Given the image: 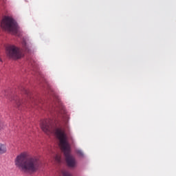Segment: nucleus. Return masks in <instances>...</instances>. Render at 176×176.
Returning a JSON list of instances; mask_svg holds the SVG:
<instances>
[{
	"label": "nucleus",
	"instance_id": "obj_1",
	"mask_svg": "<svg viewBox=\"0 0 176 176\" xmlns=\"http://www.w3.org/2000/svg\"><path fill=\"white\" fill-rule=\"evenodd\" d=\"M15 166L21 173L32 174L39 168L41 162L36 157H27V153H22L14 160Z\"/></svg>",
	"mask_w": 176,
	"mask_h": 176
},
{
	"label": "nucleus",
	"instance_id": "obj_2",
	"mask_svg": "<svg viewBox=\"0 0 176 176\" xmlns=\"http://www.w3.org/2000/svg\"><path fill=\"white\" fill-rule=\"evenodd\" d=\"M55 134L60 141L59 146H60V148L64 153L68 167H72V168L76 167L78 162L75 157L71 155V146L68 143V138L67 137V134H65V131L61 128H57Z\"/></svg>",
	"mask_w": 176,
	"mask_h": 176
},
{
	"label": "nucleus",
	"instance_id": "obj_3",
	"mask_svg": "<svg viewBox=\"0 0 176 176\" xmlns=\"http://www.w3.org/2000/svg\"><path fill=\"white\" fill-rule=\"evenodd\" d=\"M2 30L7 32H11L13 35L19 33V25L17 22L12 16H5L1 23Z\"/></svg>",
	"mask_w": 176,
	"mask_h": 176
},
{
	"label": "nucleus",
	"instance_id": "obj_4",
	"mask_svg": "<svg viewBox=\"0 0 176 176\" xmlns=\"http://www.w3.org/2000/svg\"><path fill=\"white\" fill-rule=\"evenodd\" d=\"M6 54L10 58H21L23 56V52L19 47L14 45H8L6 48Z\"/></svg>",
	"mask_w": 176,
	"mask_h": 176
},
{
	"label": "nucleus",
	"instance_id": "obj_5",
	"mask_svg": "<svg viewBox=\"0 0 176 176\" xmlns=\"http://www.w3.org/2000/svg\"><path fill=\"white\" fill-rule=\"evenodd\" d=\"M41 129L46 134L52 133V121L49 119L41 121Z\"/></svg>",
	"mask_w": 176,
	"mask_h": 176
},
{
	"label": "nucleus",
	"instance_id": "obj_6",
	"mask_svg": "<svg viewBox=\"0 0 176 176\" xmlns=\"http://www.w3.org/2000/svg\"><path fill=\"white\" fill-rule=\"evenodd\" d=\"M6 146L0 143V155H3V153H6Z\"/></svg>",
	"mask_w": 176,
	"mask_h": 176
},
{
	"label": "nucleus",
	"instance_id": "obj_7",
	"mask_svg": "<svg viewBox=\"0 0 176 176\" xmlns=\"http://www.w3.org/2000/svg\"><path fill=\"white\" fill-rule=\"evenodd\" d=\"M22 46L25 50H28V45H27V41H25V39H23L22 41Z\"/></svg>",
	"mask_w": 176,
	"mask_h": 176
},
{
	"label": "nucleus",
	"instance_id": "obj_8",
	"mask_svg": "<svg viewBox=\"0 0 176 176\" xmlns=\"http://www.w3.org/2000/svg\"><path fill=\"white\" fill-rule=\"evenodd\" d=\"M63 123L65 124V127L68 129V116H65L63 118Z\"/></svg>",
	"mask_w": 176,
	"mask_h": 176
},
{
	"label": "nucleus",
	"instance_id": "obj_9",
	"mask_svg": "<svg viewBox=\"0 0 176 176\" xmlns=\"http://www.w3.org/2000/svg\"><path fill=\"white\" fill-rule=\"evenodd\" d=\"M55 161L56 163H61V155L60 154L56 155Z\"/></svg>",
	"mask_w": 176,
	"mask_h": 176
},
{
	"label": "nucleus",
	"instance_id": "obj_10",
	"mask_svg": "<svg viewBox=\"0 0 176 176\" xmlns=\"http://www.w3.org/2000/svg\"><path fill=\"white\" fill-rule=\"evenodd\" d=\"M16 103L18 107H20V105H22L23 107H24L25 105V104L23 102V100H20V99H16Z\"/></svg>",
	"mask_w": 176,
	"mask_h": 176
},
{
	"label": "nucleus",
	"instance_id": "obj_11",
	"mask_svg": "<svg viewBox=\"0 0 176 176\" xmlns=\"http://www.w3.org/2000/svg\"><path fill=\"white\" fill-rule=\"evenodd\" d=\"M76 153L78 156H80L81 157H83V151H82V150L78 149V150L76 151Z\"/></svg>",
	"mask_w": 176,
	"mask_h": 176
},
{
	"label": "nucleus",
	"instance_id": "obj_12",
	"mask_svg": "<svg viewBox=\"0 0 176 176\" xmlns=\"http://www.w3.org/2000/svg\"><path fill=\"white\" fill-rule=\"evenodd\" d=\"M62 175L63 176H72V175H70V173L66 170H63L62 171Z\"/></svg>",
	"mask_w": 176,
	"mask_h": 176
},
{
	"label": "nucleus",
	"instance_id": "obj_13",
	"mask_svg": "<svg viewBox=\"0 0 176 176\" xmlns=\"http://www.w3.org/2000/svg\"><path fill=\"white\" fill-rule=\"evenodd\" d=\"M3 126V122L0 120V129H2Z\"/></svg>",
	"mask_w": 176,
	"mask_h": 176
},
{
	"label": "nucleus",
	"instance_id": "obj_14",
	"mask_svg": "<svg viewBox=\"0 0 176 176\" xmlns=\"http://www.w3.org/2000/svg\"><path fill=\"white\" fill-rule=\"evenodd\" d=\"M23 92H24L25 94H28V91H27V89H23Z\"/></svg>",
	"mask_w": 176,
	"mask_h": 176
},
{
	"label": "nucleus",
	"instance_id": "obj_15",
	"mask_svg": "<svg viewBox=\"0 0 176 176\" xmlns=\"http://www.w3.org/2000/svg\"><path fill=\"white\" fill-rule=\"evenodd\" d=\"M56 101H58V104H60V100H58V98H56Z\"/></svg>",
	"mask_w": 176,
	"mask_h": 176
},
{
	"label": "nucleus",
	"instance_id": "obj_16",
	"mask_svg": "<svg viewBox=\"0 0 176 176\" xmlns=\"http://www.w3.org/2000/svg\"><path fill=\"white\" fill-rule=\"evenodd\" d=\"M0 61H2V59H1V58H0Z\"/></svg>",
	"mask_w": 176,
	"mask_h": 176
},
{
	"label": "nucleus",
	"instance_id": "obj_17",
	"mask_svg": "<svg viewBox=\"0 0 176 176\" xmlns=\"http://www.w3.org/2000/svg\"><path fill=\"white\" fill-rule=\"evenodd\" d=\"M55 111H57V109H55Z\"/></svg>",
	"mask_w": 176,
	"mask_h": 176
}]
</instances>
